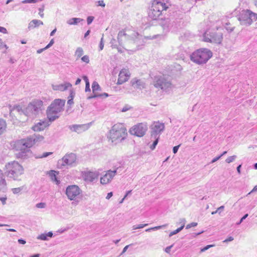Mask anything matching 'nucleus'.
<instances>
[{
	"instance_id": "obj_1",
	"label": "nucleus",
	"mask_w": 257,
	"mask_h": 257,
	"mask_svg": "<svg viewBox=\"0 0 257 257\" xmlns=\"http://www.w3.org/2000/svg\"><path fill=\"white\" fill-rule=\"evenodd\" d=\"M117 39L120 45L133 48V51L139 50V46L143 45L144 43L143 36L132 29L119 31Z\"/></svg>"
},
{
	"instance_id": "obj_2",
	"label": "nucleus",
	"mask_w": 257,
	"mask_h": 257,
	"mask_svg": "<svg viewBox=\"0 0 257 257\" xmlns=\"http://www.w3.org/2000/svg\"><path fill=\"white\" fill-rule=\"evenodd\" d=\"M43 105V102L42 100L34 99L25 108H23L22 106L18 105L14 106V109L20 113H23L31 118H35L41 112Z\"/></svg>"
},
{
	"instance_id": "obj_3",
	"label": "nucleus",
	"mask_w": 257,
	"mask_h": 257,
	"mask_svg": "<svg viewBox=\"0 0 257 257\" xmlns=\"http://www.w3.org/2000/svg\"><path fill=\"white\" fill-rule=\"evenodd\" d=\"M170 6L168 0H154L148 11V17L152 20H157Z\"/></svg>"
},
{
	"instance_id": "obj_4",
	"label": "nucleus",
	"mask_w": 257,
	"mask_h": 257,
	"mask_svg": "<svg viewBox=\"0 0 257 257\" xmlns=\"http://www.w3.org/2000/svg\"><path fill=\"white\" fill-rule=\"evenodd\" d=\"M126 129L122 123L114 124L109 131V139L111 142L117 144L124 140L127 136Z\"/></svg>"
},
{
	"instance_id": "obj_5",
	"label": "nucleus",
	"mask_w": 257,
	"mask_h": 257,
	"mask_svg": "<svg viewBox=\"0 0 257 257\" xmlns=\"http://www.w3.org/2000/svg\"><path fill=\"white\" fill-rule=\"evenodd\" d=\"M65 103V100L56 99L48 107L47 116L50 122L54 121L59 117V113L63 110Z\"/></svg>"
},
{
	"instance_id": "obj_6",
	"label": "nucleus",
	"mask_w": 257,
	"mask_h": 257,
	"mask_svg": "<svg viewBox=\"0 0 257 257\" xmlns=\"http://www.w3.org/2000/svg\"><path fill=\"white\" fill-rule=\"evenodd\" d=\"M212 56V52L206 48L199 49L190 55V59L195 63L202 64L206 63Z\"/></svg>"
},
{
	"instance_id": "obj_7",
	"label": "nucleus",
	"mask_w": 257,
	"mask_h": 257,
	"mask_svg": "<svg viewBox=\"0 0 257 257\" xmlns=\"http://www.w3.org/2000/svg\"><path fill=\"white\" fill-rule=\"evenodd\" d=\"M182 17H176L175 15L171 16L169 18L164 19L161 22V26L165 32L170 31H175L182 25Z\"/></svg>"
},
{
	"instance_id": "obj_8",
	"label": "nucleus",
	"mask_w": 257,
	"mask_h": 257,
	"mask_svg": "<svg viewBox=\"0 0 257 257\" xmlns=\"http://www.w3.org/2000/svg\"><path fill=\"white\" fill-rule=\"evenodd\" d=\"M7 176L14 180H20L19 178L23 174V167L17 162L9 163L6 165Z\"/></svg>"
},
{
	"instance_id": "obj_9",
	"label": "nucleus",
	"mask_w": 257,
	"mask_h": 257,
	"mask_svg": "<svg viewBox=\"0 0 257 257\" xmlns=\"http://www.w3.org/2000/svg\"><path fill=\"white\" fill-rule=\"evenodd\" d=\"M237 19L242 26H249L257 20V14L250 10L243 9L239 12Z\"/></svg>"
},
{
	"instance_id": "obj_10",
	"label": "nucleus",
	"mask_w": 257,
	"mask_h": 257,
	"mask_svg": "<svg viewBox=\"0 0 257 257\" xmlns=\"http://www.w3.org/2000/svg\"><path fill=\"white\" fill-rule=\"evenodd\" d=\"M153 84L156 88L165 91H169L173 87L170 80L164 75L155 76Z\"/></svg>"
},
{
	"instance_id": "obj_11",
	"label": "nucleus",
	"mask_w": 257,
	"mask_h": 257,
	"mask_svg": "<svg viewBox=\"0 0 257 257\" xmlns=\"http://www.w3.org/2000/svg\"><path fill=\"white\" fill-rule=\"evenodd\" d=\"M76 164V156L73 153L66 154L62 159L59 160L57 167L63 169L75 166Z\"/></svg>"
},
{
	"instance_id": "obj_12",
	"label": "nucleus",
	"mask_w": 257,
	"mask_h": 257,
	"mask_svg": "<svg viewBox=\"0 0 257 257\" xmlns=\"http://www.w3.org/2000/svg\"><path fill=\"white\" fill-rule=\"evenodd\" d=\"M222 38V33L216 32L214 29L206 31L203 35V40L206 42L220 44Z\"/></svg>"
},
{
	"instance_id": "obj_13",
	"label": "nucleus",
	"mask_w": 257,
	"mask_h": 257,
	"mask_svg": "<svg viewBox=\"0 0 257 257\" xmlns=\"http://www.w3.org/2000/svg\"><path fill=\"white\" fill-rule=\"evenodd\" d=\"M81 192L80 188L76 185H69L66 189V195L70 200H77Z\"/></svg>"
},
{
	"instance_id": "obj_14",
	"label": "nucleus",
	"mask_w": 257,
	"mask_h": 257,
	"mask_svg": "<svg viewBox=\"0 0 257 257\" xmlns=\"http://www.w3.org/2000/svg\"><path fill=\"white\" fill-rule=\"evenodd\" d=\"M148 130V125L146 123H139L130 129L131 135L138 137H143Z\"/></svg>"
},
{
	"instance_id": "obj_15",
	"label": "nucleus",
	"mask_w": 257,
	"mask_h": 257,
	"mask_svg": "<svg viewBox=\"0 0 257 257\" xmlns=\"http://www.w3.org/2000/svg\"><path fill=\"white\" fill-rule=\"evenodd\" d=\"M44 137L39 135L30 136L26 139L20 140V144L23 146L32 147L35 143L43 141Z\"/></svg>"
},
{
	"instance_id": "obj_16",
	"label": "nucleus",
	"mask_w": 257,
	"mask_h": 257,
	"mask_svg": "<svg viewBox=\"0 0 257 257\" xmlns=\"http://www.w3.org/2000/svg\"><path fill=\"white\" fill-rule=\"evenodd\" d=\"M117 169L118 168L113 171L109 170L104 172L105 173L103 174L100 178L101 184L106 185L109 184L113 179L114 177L116 175Z\"/></svg>"
},
{
	"instance_id": "obj_17",
	"label": "nucleus",
	"mask_w": 257,
	"mask_h": 257,
	"mask_svg": "<svg viewBox=\"0 0 257 257\" xmlns=\"http://www.w3.org/2000/svg\"><path fill=\"white\" fill-rule=\"evenodd\" d=\"M16 145L18 149L20 150V152L17 154V158L25 159L30 157L31 154V152L30 150L31 147L23 146L20 144V140L17 142Z\"/></svg>"
},
{
	"instance_id": "obj_18",
	"label": "nucleus",
	"mask_w": 257,
	"mask_h": 257,
	"mask_svg": "<svg viewBox=\"0 0 257 257\" xmlns=\"http://www.w3.org/2000/svg\"><path fill=\"white\" fill-rule=\"evenodd\" d=\"M165 125L163 123L155 122L151 127L152 138H160V135L163 132Z\"/></svg>"
},
{
	"instance_id": "obj_19",
	"label": "nucleus",
	"mask_w": 257,
	"mask_h": 257,
	"mask_svg": "<svg viewBox=\"0 0 257 257\" xmlns=\"http://www.w3.org/2000/svg\"><path fill=\"white\" fill-rule=\"evenodd\" d=\"M92 122L81 124H72L69 126V130L77 134H81L88 130L92 125Z\"/></svg>"
},
{
	"instance_id": "obj_20",
	"label": "nucleus",
	"mask_w": 257,
	"mask_h": 257,
	"mask_svg": "<svg viewBox=\"0 0 257 257\" xmlns=\"http://www.w3.org/2000/svg\"><path fill=\"white\" fill-rule=\"evenodd\" d=\"M99 176L98 171H87L84 172L83 174V177L86 182H92L97 179Z\"/></svg>"
},
{
	"instance_id": "obj_21",
	"label": "nucleus",
	"mask_w": 257,
	"mask_h": 257,
	"mask_svg": "<svg viewBox=\"0 0 257 257\" xmlns=\"http://www.w3.org/2000/svg\"><path fill=\"white\" fill-rule=\"evenodd\" d=\"M49 122L50 121L47 119L40 120L39 122L36 123L32 128L35 132L43 131L46 127L50 125Z\"/></svg>"
},
{
	"instance_id": "obj_22",
	"label": "nucleus",
	"mask_w": 257,
	"mask_h": 257,
	"mask_svg": "<svg viewBox=\"0 0 257 257\" xmlns=\"http://www.w3.org/2000/svg\"><path fill=\"white\" fill-rule=\"evenodd\" d=\"M92 95L88 97V99L98 97L99 96V93L98 92V91H100L101 88L99 85L96 81L93 82L92 84Z\"/></svg>"
},
{
	"instance_id": "obj_23",
	"label": "nucleus",
	"mask_w": 257,
	"mask_h": 257,
	"mask_svg": "<svg viewBox=\"0 0 257 257\" xmlns=\"http://www.w3.org/2000/svg\"><path fill=\"white\" fill-rule=\"evenodd\" d=\"M52 86L53 89L54 90L63 91L71 87L72 85L69 82H65L63 84H53Z\"/></svg>"
},
{
	"instance_id": "obj_24",
	"label": "nucleus",
	"mask_w": 257,
	"mask_h": 257,
	"mask_svg": "<svg viewBox=\"0 0 257 257\" xmlns=\"http://www.w3.org/2000/svg\"><path fill=\"white\" fill-rule=\"evenodd\" d=\"M130 75L127 74L125 70H121L118 75V78L117 84H121L128 80Z\"/></svg>"
},
{
	"instance_id": "obj_25",
	"label": "nucleus",
	"mask_w": 257,
	"mask_h": 257,
	"mask_svg": "<svg viewBox=\"0 0 257 257\" xmlns=\"http://www.w3.org/2000/svg\"><path fill=\"white\" fill-rule=\"evenodd\" d=\"M7 182L3 172L0 169V191L6 189Z\"/></svg>"
},
{
	"instance_id": "obj_26",
	"label": "nucleus",
	"mask_w": 257,
	"mask_h": 257,
	"mask_svg": "<svg viewBox=\"0 0 257 257\" xmlns=\"http://www.w3.org/2000/svg\"><path fill=\"white\" fill-rule=\"evenodd\" d=\"M43 25V23L42 21H41L40 20H36V19L33 20L29 24L28 29L29 30H31V29H34L35 28H37L40 25Z\"/></svg>"
},
{
	"instance_id": "obj_27",
	"label": "nucleus",
	"mask_w": 257,
	"mask_h": 257,
	"mask_svg": "<svg viewBox=\"0 0 257 257\" xmlns=\"http://www.w3.org/2000/svg\"><path fill=\"white\" fill-rule=\"evenodd\" d=\"M53 235V232L51 231L48 232L47 233H42L38 235L37 237L38 239L42 240H48V237H52Z\"/></svg>"
},
{
	"instance_id": "obj_28",
	"label": "nucleus",
	"mask_w": 257,
	"mask_h": 257,
	"mask_svg": "<svg viewBox=\"0 0 257 257\" xmlns=\"http://www.w3.org/2000/svg\"><path fill=\"white\" fill-rule=\"evenodd\" d=\"M82 21H83V20L82 19L78 18H73L67 20V23L69 25H76Z\"/></svg>"
},
{
	"instance_id": "obj_29",
	"label": "nucleus",
	"mask_w": 257,
	"mask_h": 257,
	"mask_svg": "<svg viewBox=\"0 0 257 257\" xmlns=\"http://www.w3.org/2000/svg\"><path fill=\"white\" fill-rule=\"evenodd\" d=\"M132 85L134 87H136L137 88L141 89L144 87V84L141 81V80L139 79H133L131 81Z\"/></svg>"
},
{
	"instance_id": "obj_30",
	"label": "nucleus",
	"mask_w": 257,
	"mask_h": 257,
	"mask_svg": "<svg viewBox=\"0 0 257 257\" xmlns=\"http://www.w3.org/2000/svg\"><path fill=\"white\" fill-rule=\"evenodd\" d=\"M56 171H55L54 170H51L49 172V176H50L51 180L55 182L57 184H59L60 183V181L57 180V178L56 176Z\"/></svg>"
},
{
	"instance_id": "obj_31",
	"label": "nucleus",
	"mask_w": 257,
	"mask_h": 257,
	"mask_svg": "<svg viewBox=\"0 0 257 257\" xmlns=\"http://www.w3.org/2000/svg\"><path fill=\"white\" fill-rule=\"evenodd\" d=\"M6 122L3 119H0V135L2 134L6 130Z\"/></svg>"
},
{
	"instance_id": "obj_32",
	"label": "nucleus",
	"mask_w": 257,
	"mask_h": 257,
	"mask_svg": "<svg viewBox=\"0 0 257 257\" xmlns=\"http://www.w3.org/2000/svg\"><path fill=\"white\" fill-rule=\"evenodd\" d=\"M83 54V50L81 47H78L75 52V56L77 59L81 57Z\"/></svg>"
},
{
	"instance_id": "obj_33",
	"label": "nucleus",
	"mask_w": 257,
	"mask_h": 257,
	"mask_svg": "<svg viewBox=\"0 0 257 257\" xmlns=\"http://www.w3.org/2000/svg\"><path fill=\"white\" fill-rule=\"evenodd\" d=\"M52 152H45L43 153L42 155H38L35 156V158L36 159H41L46 158L49 155L52 154Z\"/></svg>"
},
{
	"instance_id": "obj_34",
	"label": "nucleus",
	"mask_w": 257,
	"mask_h": 257,
	"mask_svg": "<svg viewBox=\"0 0 257 257\" xmlns=\"http://www.w3.org/2000/svg\"><path fill=\"white\" fill-rule=\"evenodd\" d=\"M160 138H152L151 137V139L153 140L154 139V141L153 143V144L150 146V149L152 150H153L155 149L156 148V146H157V145L158 144V141H159V139Z\"/></svg>"
},
{
	"instance_id": "obj_35",
	"label": "nucleus",
	"mask_w": 257,
	"mask_h": 257,
	"mask_svg": "<svg viewBox=\"0 0 257 257\" xmlns=\"http://www.w3.org/2000/svg\"><path fill=\"white\" fill-rule=\"evenodd\" d=\"M167 226V224H165V225H160V226H157L148 228V229H146L145 231L146 232H150L151 230H157L160 229L164 227H166Z\"/></svg>"
},
{
	"instance_id": "obj_36",
	"label": "nucleus",
	"mask_w": 257,
	"mask_h": 257,
	"mask_svg": "<svg viewBox=\"0 0 257 257\" xmlns=\"http://www.w3.org/2000/svg\"><path fill=\"white\" fill-rule=\"evenodd\" d=\"M237 158L236 156V155H233L232 156H230L229 157H228L226 160H225V162L227 163H230L232 162H233L235 159Z\"/></svg>"
},
{
	"instance_id": "obj_37",
	"label": "nucleus",
	"mask_w": 257,
	"mask_h": 257,
	"mask_svg": "<svg viewBox=\"0 0 257 257\" xmlns=\"http://www.w3.org/2000/svg\"><path fill=\"white\" fill-rule=\"evenodd\" d=\"M183 229V227H180L177 229L171 232L169 234V236H172L173 235L179 233L180 231H181Z\"/></svg>"
},
{
	"instance_id": "obj_38",
	"label": "nucleus",
	"mask_w": 257,
	"mask_h": 257,
	"mask_svg": "<svg viewBox=\"0 0 257 257\" xmlns=\"http://www.w3.org/2000/svg\"><path fill=\"white\" fill-rule=\"evenodd\" d=\"M23 189V187L15 188L12 189V192L14 194H18Z\"/></svg>"
},
{
	"instance_id": "obj_39",
	"label": "nucleus",
	"mask_w": 257,
	"mask_h": 257,
	"mask_svg": "<svg viewBox=\"0 0 257 257\" xmlns=\"http://www.w3.org/2000/svg\"><path fill=\"white\" fill-rule=\"evenodd\" d=\"M148 224H139L138 225H134L133 227V229L134 230H136L137 229L143 228V227L147 226Z\"/></svg>"
},
{
	"instance_id": "obj_40",
	"label": "nucleus",
	"mask_w": 257,
	"mask_h": 257,
	"mask_svg": "<svg viewBox=\"0 0 257 257\" xmlns=\"http://www.w3.org/2000/svg\"><path fill=\"white\" fill-rule=\"evenodd\" d=\"M81 60L83 62H85L86 63H88L89 62V58L87 55H84L81 58Z\"/></svg>"
},
{
	"instance_id": "obj_41",
	"label": "nucleus",
	"mask_w": 257,
	"mask_h": 257,
	"mask_svg": "<svg viewBox=\"0 0 257 257\" xmlns=\"http://www.w3.org/2000/svg\"><path fill=\"white\" fill-rule=\"evenodd\" d=\"M44 10V6H43L42 7L39 8V15H40V16L41 18L44 17V13H43Z\"/></svg>"
},
{
	"instance_id": "obj_42",
	"label": "nucleus",
	"mask_w": 257,
	"mask_h": 257,
	"mask_svg": "<svg viewBox=\"0 0 257 257\" xmlns=\"http://www.w3.org/2000/svg\"><path fill=\"white\" fill-rule=\"evenodd\" d=\"M186 223V220L185 218H180L179 220V222L178 223L181 225V227H183V228L185 226V224Z\"/></svg>"
},
{
	"instance_id": "obj_43",
	"label": "nucleus",
	"mask_w": 257,
	"mask_h": 257,
	"mask_svg": "<svg viewBox=\"0 0 257 257\" xmlns=\"http://www.w3.org/2000/svg\"><path fill=\"white\" fill-rule=\"evenodd\" d=\"M4 48H6V49H7L8 48V47L7 46V45L6 44H5L3 42L2 39H0V50H2Z\"/></svg>"
},
{
	"instance_id": "obj_44",
	"label": "nucleus",
	"mask_w": 257,
	"mask_h": 257,
	"mask_svg": "<svg viewBox=\"0 0 257 257\" xmlns=\"http://www.w3.org/2000/svg\"><path fill=\"white\" fill-rule=\"evenodd\" d=\"M46 206V203L43 202L39 203L36 205V207L38 208H44Z\"/></svg>"
},
{
	"instance_id": "obj_45",
	"label": "nucleus",
	"mask_w": 257,
	"mask_h": 257,
	"mask_svg": "<svg viewBox=\"0 0 257 257\" xmlns=\"http://www.w3.org/2000/svg\"><path fill=\"white\" fill-rule=\"evenodd\" d=\"M197 225V223L196 222H192L190 224H188L186 225V228L189 229L192 227H195Z\"/></svg>"
},
{
	"instance_id": "obj_46",
	"label": "nucleus",
	"mask_w": 257,
	"mask_h": 257,
	"mask_svg": "<svg viewBox=\"0 0 257 257\" xmlns=\"http://www.w3.org/2000/svg\"><path fill=\"white\" fill-rule=\"evenodd\" d=\"M113 41H115L114 39L112 40L111 41L112 47L113 48H117V50H118V51L119 52L122 53V51L121 50V49L120 48L117 47L116 46V45L113 44Z\"/></svg>"
},
{
	"instance_id": "obj_47",
	"label": "nucleus",
	"mask_w": 257,
	"mask_h": 257,
	"mask_svg": "<svg viewBox=\"0 0 257 257\" xmlns=\"http://www.w3.org/2000/svg\"><path fill=\"white\" fill-rule=\"evenodd\" d=\"M37 2V0H24L22 2V4H30V3H36Z\"/></svg>"
},
{
	"instance_id": "obj_48",
	"label": "nucleus",
	"mask_w": 257,
	"mask_h": 257,
	"mask_svg": "<svg viewBox=\"0 0 257 257\" xmlns=\"http://www.w3.org/2000/svg\"><path fill=\"white\" fill-rule=\"evenodd\" d=\"M99 49L100 50H102L103 49L104 47V43H103V34L102 35V37L101 39L100 44H99Z\"/></svg>"
},
{
	"instance_id": "obj_49",
	"label": "nucleus",
	"mask_w": 257,
	"mask_h": 257,
	"mask_svg": "<svg viewBox=\"0 0 257 257\" xmlns=\"http://www.w3.org/2000/svg\"><path fill=\"white\" fill-rule=\"evenodd\" d=\"M94 20L93 16H89L87 18V22L88 25H90Z\"/></svg>"
},
{
	"instance_id": "obj_50",
	"label": "nucleus",
	"mask_w": 257,
	"mask_h": 257,
	"mask_svg": "<svg viewBox=\"0 0 257 257\" xmlns=\"http://www.w3.org/2000/svg\"><path fill=\"white\" fill-rule=\"evenodd\" d=\"M131 108V107L130 106L128 105H126L124 106L123 107V108L121 109L122 112H126L127 110H130Z\"/></svg>"
},
{
	"instance_id": "obj_51",
	"label": "nucleus",
	"mask_w": 257,
	"mask_h": 257,
	"mask_svg": "<svg viewBox=\"0 0 257 257\" xmlns=\"http://www.w3.org/2000/svg\"><path fill=\"white\" fill-rule=\"evenodd\" d=\"M213 246V245H207L204 247L201 248L200 251L201 252H204Z\"/></svg>"
},
{
	"instance_id": "obj_52",
	"label": "nucleus",
	"mask_w": 257,
	"mask_h": 257,
	"mask_svg": "<svg viewBox=\"0 0 257 257\" xmlns=\"http://www.w3.org/2000/svg\"><path fill=\"white\" fill-rule=\"evenodd\" d=\"M248 215V214H245V215H244L240 219V221L236 223L237 225L240 224L243 221V220H244L247 217Z\"/></svg>"
},
{
	"instance_id": "obj_53",
	"label": "nucleus",
	"mask_w": 257,
	"mask_h": 257,
	"mask_svg": "<svg viewBox=\"0 0 257 257\" xmlns=\"http://www.w3.org/2000/svg\"><path fill=\"white\" fill-rule=\"evenodd\" d=\"M180 146H181V144L173 147V152L174 154H176L177 153L178 149H179V147H180Z\"/></svg>"
},
{
	"instance_id": "obj_54",
	"label": "nucleus",
	"mask_w": 257,
	"mask_h": 257,
	"mask_svg": "<svg viewBox=\"0 0 257 257\" xmlns=\"http://www.w3.org/2000/svg\"><path fill=\"white\" fill-rule=\"evenodd\" d=\"M54 43V40L52 39L49 43L45 47V49H47L49 48H50L51 46H52Z\"/></svg>"
},
{
	"instance_id": "obj_55",
	"label": "nucleus",
	"mask_w": 257,
	"mask_h": 257,
	"mask_svg": "<svg viewBox=\"0 0 257 257\" xmlns=\"http://www.w3.org/2000/svg\"><path fill=\"white\" fill-rule=\"evenodd\" d=\"M97 6H101L102 7H104L105 6V4L104 3L103 1H99L97 2Z\"/></svg>"
},
{
	"instance_id": "obj_56",
	"label": "nucleus",
	"mask_w": 257,
	"mask_h": 257,
	"mask_svg": "<svg viewBox=\"0 0 257 257\" xmlns=\"http://www.w3.org/2000/svg\"><path fill=\"white\" fill-rule=\"evenodd\" d=\"M172 247H173V245L167 246V247L165 248V251L168 253H170L171 249L172 248Z\"/></svg>"
},
{
	"instance_id": "obj_57",
	"label": "nucleus",
	"mask_w": 257,
	"mask_h": 257,
	"mask_svg": "<svg viewBox=\"0 0 257 257\" xmlns=\"http://www.w3.org/2000/svg\"><path fill=\"white\" fill-rule=\"evenodd\" d=\"M0 32L3 34H7L8 31L5 28L0 26Z\"/></svg>"
},
{
	"instance_id": "obj_58",
	"label": "nucleus",
	"mask_w": 257,
	"mask_h": 257,
	"mask_svg": "<svg viewBox=\"0 0 257 257\" xmlns=\"http://www.w3.org/2000/svg\"><path fill=\"white\" fill-rule=\"evenodd\" d=\"M86 92H89L90 91V84L89 83H87L85 84V89Z\"/></svg>"
},
{
	"instance_id": "obj_59",
	"label": "nucleus",
	"mask_w": 257,
	"mask_h": 257,
	"mask_svg": "<svg viewBox=\"0 0 257 257\" xmlns=\"http://www.w3.org/2000/svg\"><path fill=\"white\" fill-rule=\"evenodd\" d=\"M233 240V237L232 236H229L226 239H225L223 242H228L229 241H231Z\"/></svg>"
},
{
	"instance_id": "obj_60",
	"label": "nucleus",
	"mask_w": 257,
	"mask_h": 257,
	"mask_svg": "<svg viewBox=\"0 0 257 257\" xmlns=\"http://www.w3.org/2000/svg\"><path fill=\"white\" fill-rule=\"evenodd\" d=\"M221 158V156H218L217 157H216L215 158H213L211 163H215V162H216L217 161H218V160H219Z\"/></svg>"
},
{
	"instance_id": "obj_61",
	"label": "nucleus",
	"mask_w": 257,
	"mask_h": 257,
	"mask_svg": "<svg viewBox=\"0 0 257 257\" xmlns=\"http://www.w3.org/2000/svg\"><path fill=\"white\" fill-rule=\"evenodd\" d=\"M224 206H223V205L221 206L217 209V211H218V213H219L220 214L221 213V212L224 209Z\"/></svg>"
},
{
	"instance_id": "obj_62",
	"label": "nucleus",
	"mask_w": 257,
	"mask_h": 257,
	"mask_svg": "<svg viewBox=\"0 0 257 257\" xmlns=\"http://www.w3.org/2000/svg\"><path fill=\"white\" fill-rule=\"evenodd\" d=\"M18 241L20 244H25L26 243V241L22 238L19 239Z\"/></svg>"
},
{
	"instance_id": "obj_63",
	"label": "nucleus",
	"mask_w": 257,
	"mask_h": 257,
	"mask_svg": "<svg viewBox=\"0 0 257 257\" xmlns=\"http://www.w3.org/2000/svg\"><path fill=\"white\" fill-rule=\"evenodd\" d=\"M130 245H126L123 248V250L121 252V253H120V255H122V254H123L126 251V250L127 249V248H128Z\"/></svg>"
},
{
	"instance_id": "obj_64",
	"label": "nucleus",
	"mask_w": 257,
	"mask_h": 257,
	"mask_svg": "<svg viewBox=\"0 0 257 257\" xmlns=\"http://www.w3.org/2000/svg\"><path fill=\"white\" fill-rule=\"evenodd\" d=\"M226 29L229 32H231L233 31L234 28L233 27H225Z\"/></svg>"
}]
</instances>
